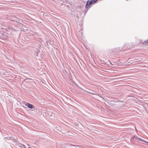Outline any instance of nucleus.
Returning <instances> with one entry per match:
<instances>
[{
	"label": "nucleus",
	"mask_w": 148,
	"mask_h": 148,
	"mask_svg": "<svg viewBox=\"0 0 148 148\" xmlns=\"http://www.w3.org/2000/svg\"><path fill=\"white\" fill-rule=\"evenodd\" d=\"M123 50L122 47H115L111 49V53L113 55V56H115L117 52H119Z\"/></svg>",
	"instance_id": "nucleus-1"
},
{
	"label": "nucleus",
	"mask_w": 148,
	"mask_h": 148,
	"mask_svg": "<svg viewBox=\"0 0 148 148\" xmlns=\"http://www.w3.org/2000/svg\"><path fill=\"white\" fill-rule=\"evenodd\" d=\"M132 140H134L135 141H137L139 143H145L146 142L145 141L140 138H138L135 136H133L132 138Z\"/></svg>",
	"instance_id": "nucleus-2"
},
{
	"label": "nucleus",
	"mask_w": 148,
	"mask_h": 148,
	"mask_svg": "<svg viewBox=\"0 0 148 148\" xmlns=\"http://www.w3.org/2000/svg\"><path fill=\"white\" fill-rule=\"evenodd\" d=\"M97 1L98 0H88L85 6L86 8H88L89 6Z\"/></svg>",
	"instance_id": "nucleus-3"
},
{
	"label": "nucleus",
	"mask_w": 148,
	"mask_h": 148,
	"mask_svg": "<svg viewBox=\"0 0 148 148\" xmlns=\"http://www.w3.org/2000/svg\"><path fill=\"white\" fill-rule=\"evenodd\" d=\"M123 48V50H125L127 49H130V47L129 46V44L128 43H125L123 46H121Z\"/></svg>",
	"instance_id": "nucleus-4"
},
{
	"label": "nucleus",
	"mask_w": 148,
	"mask_h": 148,
	"mask_svg": "<svg viewBox=\"0 0 148 148\" xmlns=\"http://www.w3.org/2000/svg\"><path fill=\"white\" fill-rule=\"evenodd\" d=\"M24 104L25 106H27L30 109L34 108H35V106L29 103H24Z\"/></svg>",
	"instance_id": "nucleus-5"
},
{
	"label": "nucleus",
	"mask_w": 148,
	"mask_h": 148,
	"mask_svg": "<svg viewBox=\"0 0 148 148\" xmlns=\"http://www.w3.org/2000/svg\"><path fill=\"white\" fill-rule=\"evenodd\" d=\"M11 20L12 21H16V22H18L19 21L18 18L15 16L13 17L12 18Z\"/></svg>",
	"instance_id": "nucleus-6"
},
{
	"label": "nucleus",
	"mask_w": 148,
	"mask_h": 148,
	"mask_svg": "<svg viewBox=\"0 0 148 148\" xmlns=\"http://www.w3.org/2000/svg\"><path fill=\"white\" fill-rule=\"evenodd\" d=\"M67 146L70 147L71 146H76L72 144H68L67 145Z\"/></svg>",
	"instance_id": "nucleus-7"
},
{
	"label": "nucleus",
	"mask_w": 148,
	"mask_h": 148,
	"mask_svg": "<svg viewBox=\"0 0 148 148\" xmlns=\"http://www.w3.org/2000/svg\"><path fill=\"white\" fill-rule=\"evenodd\" d=\"M143 44L147 45H148V39L145 41L143 42Z\"/></svg>",
	"instance_id": "nucleus-8"
},
{
	"label": "nucleus",
	"mask_w": 148,
	"mask_h": 148,
	"mask_svg": "<svg viewBox=\"0 0 148 148\" xmlns=\"http://www.w3.org/2000/svg\"><path fill=\"white\" fill-rule=\"evenodd\" d=\"M17 147L18 148H22L21 144L20 145H17Z\"/></svg>",
	"instance_id": "nucleus-9"
},
{
	"label": "nucleus",
	"mask_w": 148,
	"mask_h": 148,
	"mask_svg": "<svg viewBox=\"0 0 148 148\" xmlns=\"http://www.w3.org/2000/svg\"><path fill=\"white\" fill-rule=\"evenodd\" d=\"M74 16L75 18H77L78 17V15L77 13H75L74 14Z\"/></svg>",
	"instance_id": "nucleus-10"
},
{
	"label": "nucleus",
	"mask_w": 148,
	"mask_h": 148,
	"mask_svg": "<svg viewBox=\"0 0 148 148\" xmlns=\"http://www.w3.org/2000/svg\"><path fill=\"white\" fill-rule=\"evenodd\" d=\"M22 148H26V146L22 144Z\"/></svg>",
	"instance_id": "nucleus-11"
},
{
	"label": "nucleus",
	"mask_w": 148,
	"mask_h": 148,
	"mask_svg": "<svg viewBox=\"0 0 148 148\" xmlns=\"http://www.w3.org/2000/svg\"><path fill=\"white\" fill-rule=\"evenodd\" d=\"M119 102H123V101H119Z\"/></svg>",
	"instance_id": "nucleus-12"
},
{
	"label": "nucleus",
	"mask_w": 148,
	"mask_h": 148,
	"mask_svg": "<svg viewBox=\"0 0 148 148\" xmlns=\"http://www.w3.org/2000/svg\"><path fill=\"white\" fill-rule=\"evenodd\" d=\"M145 143H147L148 144V142H147V141H146V142H145Z\"/></svg>",
	"instance_id": "nucleus-13"
},
{
	"label": "nucleus",
	"mask_w": 148,
	"mask_h": 148,
	"mask_svg": "<svg viewBox=\"0 0 148 148\" xmlns=\"http://www.w3.org/2000/svg\"><path fill=\"white\" fill-rule=\"evenodd\" d=\"M60 129L59 130H58L59 131H60Z\"/></svg>",
	"instance_id": "nucleus-14"
},
{
	"label": "nucleus",
	"mask_w": 148,
	"mask_h": 148,
	"mask_svg": "<svg viewBox=\"0 0 148 148\" xmlns=\"http://www.w3.org/2000/svg\"><path fill=\"white\" fill-rule=\"evenodd\" d=\"M36 55L37 56H38V55H37V54H36Z\"/></svg>",
	"instance_id": "nucleus-15"
},
{
	"label": "nucleus",
	"mask_w": 148,
	"mask_h": 148,
	"mask_svg": "<svg viewBox=\"0 0 148 148\" xmlns=\"http://www.w3.org/2000/svg\"><path fill=\"white\" fill-rule=\"evenodd\" d=\"M65 148H66V147H65Z\"/></svg>",
	"instance_id": "nucleus-16"
}]
</instances>
